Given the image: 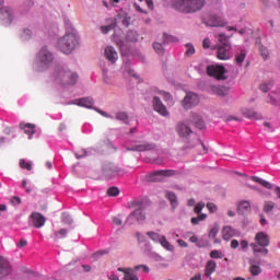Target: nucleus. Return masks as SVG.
Here are the masks:
<instances>
[{
	"instance_id": "1",
	"label": "nucleus",
	"mask_w": 280,
	"mask_h": 280,
	"mask_svg": "<svg viewBox=\"0 0 280 280\" xmlns=\"http://www.w3.org/2000/svg\"><path fill=\"white\" fill-rule=\"evenodd\" d=\"M78 73L65 66H55L51 73V80L61 86H73L78 82Z\"/></svg>"
},
{
	"instance_id": "2",
	"label": "nucleus",
	"mask_w": 280,
	"mask_h": 280,
	"mask_svg": "<svg viewBox=\"0 0 280 280\" xmlns=\"http://www.w3.org/2000/svg\"><path fill=\"white\" fill-rule=\"evenodd\" d=\"M206 3L205 0H174L172 8L182 14H194L202 10Z\"/></svg>"
},
{
	"instance_id": "3",
	"label": "nucleus",
	"mask_w": 280,
	"mask_h": 280,
	"mask_svg": "<svg viewBox=\"0 0 280 280\" xmlns=\"http://www.w3.org/2000/svg\"><path fill=\"white\" fill-rule=\"evenodd\" d=\"M131 209H135L127 218L129 224H133L132 220L137 222H145V203L143 201L135 200L130 203Z\"/></svg>"
},
{
	"instance_id": "4",
	"label": "nucleus",
	"mask_w": 280,
	"mask_h": 280,
	"mask_svg": "<svg viewBox=\"0 0 280 280\" xmlns=\"http://www.w3.org/2000/svg\"><path fill=\"white\" fill-rule=\"evenodd\" d=\"M58 47L62 54H71L78 47V35L74 33H67L58 40Z\"/></svg>"
},
{
	"instance_id": "5",
	"label": "nucleus",
	"mask_w": 280,
	"mask_h": 280,
	"mask_svg": "<svg viewBox=\"0 0 280 280\" xmlns=\"http://www.w3.org/2000/svg\"><path fill=\"white\" fill-rule=\"evenodd\" d=\"M38 71H47L54 65V55L47 48H42L37 55Z\"/></svg>"
},
{
	"instance_id": "6",
	"label": "nucleus",
	"mask_w": 280,
	"mask_h": 280,
	"mask_svg": "<svg viewBox=\"0 0 280 280\" xmlns=\"http://www.w3.org/2000/svg\"><path fill=\"white\" fill-rule=\"evenodd\" d=\"M174 174H176V171L174 170L155 171L149 173L145 176V180H148V183H161L165 177L174 176Z\"/></svg>"
},
{
	"instance_id": "7",
	"label": "nucleus",
	"mask_w": 280,
	"mask_h": 280,
	"mask_svg": "<svg viewBox=\"0 0 280 280\" xmlns=\"http://www.w3.org/2000/svg\"><path fill=\"white\" fill-rule=\"evenodd\" d=\"M175 130L182 139H189V136L194 135V130H191L187 120L177 122Z\"/></svg>"
},
{
	"instance_id": "8",
	"label": "nucleus",
	"mask_w": 280,
	"mask_h": 280,
	"mask_svg": "<svg viewBox=\"0 0 280 280\" xmlns=\"http://www.w3.org/2000/svg\"><path fill=\"white\" fill-rule=\"evenodd\" d=\"M198 104H200V98L198 97V94L194 92L187 93L182 102V106L186 110H189V108H194V106H198Z\"/></svg>"
},
{
	"instance_id": "9",
	"label": "nucleus",
	"mask_w": 280,
	"mask_h": 280,
	"mask_svg": "<svg viewBox=\"0 0 280 280\" xmlns=\"http://www.w3.org/2000/svg\"><path fill=\"white\" fill-rule=\"evenodd\" d=\"M124 172V168L116 166L115 164H105L103 166V175L105 178H115V176H119Z\"/></svg>"
},
{
	"instance_id": "10",
	"label": "nucleus",
	"mask_w": 280,
	"mask_h": 280,
	"mask_svg": "<svg viewBox=\"0 0 280 280\" xmlns=\"http://www.w3.org/2000/svg\"><path fill=\"white\" fill-rule=\"evenodd\" d=\"M207 73L217 80H224V73H226V69L224 66H208Z\"/></svg>"
},
{
	"instance_id": "11",
	"label": "nucleus",
	"mask_w": 280,
	"mask_h": 280,
	"mask_svg": "<svg viewBox=\"0 0 280 280\" xmlns=\"http://www.w3.org/2000/svg\"><path fill=\"white\" fill-rule=\"evenodd\" d=\"M152 104H153V109L155 110V113H159V115H161L162 117L170 116V112L167 110V107L165 106V104H163V102L161 101L160 97L154 96Z\"/></svg>"
},
{
	"instance_id": "12",
	"label": "nucleus",
	"mask_w": 280,
	"mask_h": 280,
	"mask_svg": "<svg viewBox=\"0 0 280 280\" xmlns=\"http://www.w3.org/2000/svg\"><path fill=\"white\" fill-rule=\"evenodd\" d=\"M9 275H12V265H10V261L3 258V256H0V279Z\"/></svg>"
},
{
	"instance_id": "13",
	"label": "nucleus",
	"mask_w": 280,
	"mask_h": 280,
	"mask_svg": "<svg viewBox=\"0 0 280 280\" xmlns=\"http://www.w3.org/2000/svg\"><path fill=\"white\" fill-rule=\"evenodd\" d=\"M30 218L35 229H43V225L47 222V219L40 212H32Z\"/></svg>"
},
{
	"instance_id": "14",
	"label": "nucleus",
	"mask_w": 280,
	"mask_h": 280,
	"mask_svg": "<svg viewBox=\"0 0 280 280\" xmlns=\"http://www.w3.org/2000/svg\"><path fill=\"white\" fill-rule=\"evenodd\" d=\"M206 25L209 27H224L226 25V21L218 15H210L209 19L206 21Z\"/></svg>"
},
{
	"instance_id": "15",
	"label": "nucleus",
	"mask_w": 280,
	"mask_h": 280,
	"mask_svg": "<svg viewBox=\"0 0 280 280\" xmlns=\"http://www.w3.org/2000/svg\"><path fill=\"white\" fill-rule=\"evenodd\" d=\"M258 246H262L264 248L270 246V237L268 236V234L264 233V232H258L255 236V243Z\"/></svg>"
},
{
	"instance_id": "16",
	"label": "nucleus",
	"mask_w": 280,
	"mask_h": 280,
	"mask_svg": "<svg viewBox=\"0 0 280 280\" xmlns=\"http://www.w3.org/2000/svg\"><path fill=\"white\" fill-rule=\"evenodd\" d=\"M155 149H156V144L148 143V142H144L142 144H135L133 147L128 148V150L131 152H148L150 150H155Z\"/></svg>"
},
{
	"instance_id": "17",
	"label": "nucleus",
	"mask_w": 280,
	"mask_h": 280,
	"mask_svg": "<svg viewBox=\"0 0 280 280\" xmlns=\"http://www.w3.org/2000/svg\"><path fill=\"white\" fill-rule=\"evenodd\" d=\"M217 58L219 60H231V47L217 46Z\"/></svg>"
},
{
	"instance_id": "18",
	"label": "nucleus",
	"mask_w": 280,
	"mask_h": 280,
	"mask_svg": "<svg viewBox=\"0 0 280 280\" xmlns=\"http://www.w3.org/2000/svg\"><path fill=\"white\" fill-rule=\"evenodd\" d=\"M2 21L10 25L14 19V11L10 7L1 8Z\"/></svg>"
},
{
	"instance_id": "19",
	"label": "nucleus",
	"mask_w": 280,
	"mask_h": 280,
	"mask_svg": "<svg viewBox=\"0 0 280 280\" xmlns=\"http://www.w3.org/2000/svg\"><path fill=\"white\" fill-rule=\"evenodd\" d=\"M267 103L271 104V106L280 107V88H277L269 93Z\"/></svg>"
},
{
	"instance_id": "20",
	"label": "nucleus",
	"mask_w": 280,
	"mask_h": 280,
	"mask_svg": "<svg viewBox=\"0 0 280 280\" xmlns=\"http://www.w3.org/2000/svg\"><path fill=\"white\" fill-rule=\"evenodd\" d=\"M105 58H107V60L112 62V65H115L118 58L117 50H115L113 46H107L105 48Z\"/></svg>"
},
{
	"instance_id": "21",
	"label": "nucleus",
	"mask_w": 280,
	"mask_h": 280,
	"mask_svg": "<svg viewBox=\"0 0 280 280\" xmlns=\"http://www.w3.org/2000/svg\"><path fill=\"white\" fill-rule=\"evenodd\" d=\"M118 272H124V280H139V277L135 275V269L132 268H118Z\"/></svg>"
},
{
	"instance_id": "22",
	"label": "nucleus",
	"mask_w": 280,
	"mask_h": 280,
	"mask_svg": "<svg viewBox=\"0 0 280 280\" xmlns=\"http://www.w3.org/2000/svg\"><path fill=\"white\" fill-rule=\"evenodd\" d=\"M218 270V262L215 260H208L205 268V277H211Z\"/></svg>"
},
{
	"instance_id": "23",
	"label": "nucleus",
	"mask_w": 280,
	"mask_h": 280,
	"mask_svg": "<svg viewBox=\"0 0 280 280\" xmlns=\"http://www.w3.org/2000/svg\"><path fill=\"white\" fill-rule=\"evenodd\" d=\"M214 38L218 40L217 47H231V40L225 34H217Z\"/></svg>"
},
{
	"instance_id": "24",
	"label": "nucleus",
	"mask_w": 280,
	"mask_h": 280,
	"mask_svg": "<svg viewBox=\"0 0 280 280\" xmlns=\"http://www.w3.org/2000/svg\"><path fill=\"white\" fill-rule=\"evenodd\" d=\"M223 240L229 242L231 237H235L237 235V230L233 229L231 225H226L222 230Z\"/></svg>"
},
{
	"instance_id": "25",
	"label": "nucleus",
	"mask_w": 280,
	"mask_h": 280,
	"mask_svg": "<svg viewBox=\"0 0 280 280\" xmlns=\"http://www.w3.org/2000/svg\"><path fill=\"white\" fill-rule=\"evenodd\" d=\"M190 117H191V124H194V126H196V128H198L199 130H203L205 120L202 119V116L196 113H192Z\"/></svg>"
},
{
	"instance_id": "26",
	"label": "nucleus",
	"mask_w": 280,
	"mask_h": 280,
	"mask_svg": "<svg viewBox=\"0 0 280 280\" xmlns=\"http://www.w3.org/2000/svg\"><path fill=\"white\" fill-rule=\"evenodd\" d=\"M20 128L24 130L25 135H28L30 139H32V135L36 132V125L33 124H20Z\"/></svg>"
},
{
	"instance_id": "27",
	"label": "nucleus",
	"mask_w": 280,
	"mask_h": 280,
	"mask_svg": "<svg viewBox=\"0 0 280 280\" xmlns=\"http://www.w3.org/2000/svg\"><path fill=\"white\" fill-rule=\"evenodd\" d=\"M211 91L219 97H226L229 95V89L226 86H212Z\"/></svg>"
},
{
	"instance_id": "28",
	"label": "nucleus",
	"mask_w": 280,
	"mask_h": 280,
	"mask_svg": "<svg viewBox=\"0 0 280 280\" xmlns=\"http://www.w3.org/2000/svg\"><path fill=\"white\" fill-rule=\"evenodd\" d=\"M77 106H83L84 108H93V98L92 97H84L77 101Z\"/></svg>"
},
{
	"instance_id": "29",
	"label": "nucleus",
	"mask_w": 280,
	"mask_h": 280,
	"mask_svg": "<svg viewBox=\"0 0 280 280\" xmlns=\"http://www.w3.org/2000/svg\"><path fill=\"white\" fill-rule=\"evenodd\" d=\"M243 115L247 117V119H261V114L255 112V109H245Z\"/></svg>"
},
{
	"instance_id": "30",
	"label": "nucleus",
	"mask_w": 280,
	"mask_h": 280,
	"mask_svg": "<svg viewBox=\"0 0 280 280\" xmlns=\"http://www.w3.org/2000/svg\"><path fill=\"white\" fill-rule=\"evenodd\" d=\"M250 248L254 250V253H260V255H264V257L268 255V248L257 245V243H252Z\"/></svg>"
},
{
	"instance_id": "31",
	"label": "nucleus",
	"mask_w": 280,
	"mask_h": 280,
	"mask_svg": "<svg viewBox=\"0 0 280 280\" xmlns=\"http://www.w3.org/2000/svg\"><path fill=\"white\" fill-rule=\"evenodd\" d=\"M160 244L162 247L165 248V250H168V253H174V245H172V243L167 241V237H165V235H162Z\"/></svg>"
},
{
	"instance_id": "32",
	"label": "nucleus",
	"mask_w": 280,
	"mask_h": 280,
	"mask_svg": "<svg viewBox=\"0 0 280 280\" xmlns=\"http://www.w3.org/2000/svg\"><path fill=\"white\" fill-rule=\"evenodd\" d=\"M252 180H254V183H258L259 185H261L266 189H272V184L270 182L266 180V179H261L257 176H252Z\"/></svg>"
},
{
	"instance_id": "33",
	"label": "nucleus",
	"mask_w": 280,
	"mask_h": 280,
	"mask_svg": "<svg viewBox=\"0 0 280 280\" xmlns=\"http://www.w3.org/2000/svg\"><path fill=\"white\" fill-rule=\"evenodd\" d=\"M158 95H161V97L166 102L167 104L173 105L174 98L172 97V94L170 92H165L163 90L158 91Z\"/></svg>"
},
{
	"instance_id": "34",
	"label": "nucleus",
	"mask_w": 280,
	"mask_h": 280,
	"mask_svg": "<svg viewBox=\"0 0 280 280\" xmlns=\"http://www.w3.org/2000/svg\"><path fill=\"white\" fill-rule=\"evenodd\" d=\"M68 233H69V230H67V229H60L59 231H55L54 240L55 241L65 240V237H67Z\"/></svg>"
},
{
	"instance_id": "35",
	"label": "nucleus",
	"mask_w": 280,
	"mask_h": 280,
	"mask_svg": "<svg viewBox=\"0 0 280 280\" xmlns=\"http://www.w3.org/2000/svg\"><path fill=\"white\" fill-rule=\"evenodd\" d=\"M275 86V82L272 81H266L259 84V91L262 93H268Z\"/></svg>"
},
{
	"instance_id": "36",
	"label": "nucleus",
	"mask_w": 280,
	"mask_h": 280,
	"mask_svg": "<svg viewBox=\"0 0 280 280\" xmlns=\"http://www.w3.org/2000/svg\"><path fill=\"white\" fill-rule=\"evenodd\" d=\"M249 272H250V275H253V277H259V275H261L262 270H261V267H259L257 265H253V262H250Z\"/></svg>"
},
{
	"instance_id": "37",
	"label": "nucleus",
	"mask_w": 280,
	"mask_h": 280,
	"mask_svg": "<svg viewBox=\"0 0 280 280\" xmlns=\"http://www.w3.org/2000/svg\"><path fill=\"white\" fill-rule=\"evenodd\" d=\"M166 198L170 200L172 207L175 209V207H178V200L176 199V195L174 192H166Z\"/></svg>"
},
{
	"instance_id": "38",
	"label": "nucleus",
	"mask_w": 280,
	"mask_h": 280,
	"mask_svg": "<svg viewBox=\"0 0 280 280\" xmlns=\"http://www.w3.org/2000/svg\"><path fill=\"white\" fill-rule=\"evenodd\" d=\"M148 237H150V240H152V242H159V244L161 243V240L163 238V235L156 233V232H147Z\"/></svg>"
},
{
	"instance_id": "39",
	"label": "nucleus",
	"mask_w": 280,
	"mask_h": 280,
	"mask_svg": "<svg viewBox=\"0 0 280 280\" xmlns=\"http://www.w3.org/2000/svg\"><path fill=\"white\" fill-rule=\"evenodd\" d=\"M237 208H238V211H250V201L248 200L241 201Z\"/></svg>"
},
{
	"instance_id": "40",
	"label": "nucleus",
	"mask_w": 280,
	"mask_h": 280,
	"mask_svg": "<svg viewBox=\"0 0 280 280\" xmlns=\"http://www.w3.org/2000/svg\"><path fill=\"white\" fill-rule=\"evenodd\" d=\"M197 215L198 217H194L190 220L191 224H194V225L200 224V222H203V220H207V214H205V213L197 214Z\"/></svg>"
},
{
	"instance_id": "41",
	"label": "nucleus",
	"mask_w": 280,
	"mask_h": 280,
	"mask_svg": "<svg viewBox=\"0 0 280 280\" xmlns=\"http://www.w3.org/2000/svg\"><path fill=\"white\" fill-rule=\"evenodd\" d=\"M20 37L22 40H30L32 38V31L30 28L22 30Z\"/></svg>"
},
{
	"instance_id": "42",
	"label": "nucleus",
	"mask_w": 280,
	"mask_h": 280,
	"mask_svg": "<svg viewBox=\"0 0 280 280\" xmlns=\"http://www.w3.org/2000/svg\"><path fill=\"white\" fill-rule=\"evenodd\" d=\"M116 119H118V121H124V124H128V114H126V112H118L116 113Z\"/></svg>"
},
{
	"instance_id": "43",
	"label": "nucleus",
	"mask_w": 280,
	"mask_h": 280,
	"mask_svg": "<svg viewBox=\"0 0 280 280\" xmlns=\"http://www.w3.org/2000/svg\"><path fill=\"white\" fill-rule=\"evenodd\" d=\"M61 222H63V224H73V219L71 218V214L63 212L61 214Z\"/></svg>"
},
{
	"instance_id": "44",
	"label": "nucleus",
	"mask_w": 280,
	"mask_h": 280,
	"mask_svg": "<svg viewBox=\"0 0 280 280\" xmlns=\"http://www.w3.org/2000/svg\"><path fill=\"white\" fill-rule=\"evenodd\" d=\"M272 209H275V203L272 201H265L262 211H265V213H270Z\"/></svg>"
},
{
	"instance_id": "45",
	"label": "nucleus",
	"mask_w": 280,
	"mask_h": 280,
	"mask_svg": "<svg viewBox=\"0 0 280 280\" xmlns=\"http://www.w3.org/2000/svg\"><path fill=\"white\" fill-rule=\"evenodd\" d=\"M20 167L22 170H27V172H32V163L25 161V160H20Z\"/></svg>"
},
{
	"instance_id": "46",
	"label": "nucleus",
	"mask_w": 280,
	"mask_h": 280,
	"mask_svg": "<svg viewBox=\"0 0 280 280\" xmlns=\"http://www.w3.org/2000/svg\"><path fill=\"white\" fill-rule=\"evenodd\" d=\"M210 257L211 259H222V257H224V254H222V252L214 249L210 252Z\"/></svg>"
},
{
	"instance_id": "47",
	"label": "nucleus",
	"mask_w": 280,
	"mask_h": 280,
	"mask_svg": "<svg viewBox=\"0 0 280 280\" xmlns=\"http://www.w3.org/2000/svg\"><path fill=\"white\" fill-rule=\"evenodd\" d=\"M244 60H246V52L241 51V54L235 57V62L236 65H242Z\"/></svg>"
},
{
	"instance_id": "48",
	"label": "nucleus",
	"mask_w": 280,
	"mask_h": 280,
	"mask_svg": "<svg viewBox=\"0 0 280 280\" xmlns=\"http://www.w3.org/2000/svg\"><path fill=\"white\" fill-rule=\"evenodd\" d=\"M218 233H220V228L213 226L209 232L210 240H215Z\"/></svg>"
},
{
	"instance_id": "49",
	"label": "nucleus",
	"mask_w": 280,
	"mask_h": 280,
	"mask_svg": "<svg viewBox=\"0 0 280 280\" xmlns=\"http://www.w3.org/2000/svg\"><path fill=\"white\" fill-rule=\"evenodd\" d=\"M153 49L156 51V54L159 55H163L164 54V49H163V44L161 43H154L153 44Z\"/></svg>"
},
{
	"instance_id": "50",
	"label": "nucleus",
	"mask_w": 280,
	"mask_h": 280,
	"mask_svg": "<svg viewBox=\"0 0 280 280\" xmlns=\"http://www.w3.org/2000/svg\"><path fill=\"white\" fill-rule=\"evenodd\" d=\"M107 195L115 197V196H119V188L117 187H110L107 189Z\"/></svg>"
},
{
	"instance_id": "51",
	"label": "nucleus",
	"mask_w": 280,
	"mask_h": 280,
	"mask_svg": "<svg viewBox=\"0 0 280 280\" xmlns=\"http://www.w3.org/2000/svg\"><path fill=\"white\" fill-rule=\"evenodd\" d=\"M205 209V202H198L196 206H195V213L197 214H201L202 210Z\"/></svg>"
},
{
	"instance_id": "52",
	"label": "nucleus",
	"mask_w": 280,
	"mask_h": 280,
	"mask_svg": "<svg viewBox=\"0 0 280 280\" xmlns=\"http://www.w3.org/2000/svg\"><path fill=\"white\" fill-rule=\"evenodd\" d=\"M186 56H194L196 54V49L194 48V45L187 44L186 45Z\"/></svg>"
},
{
	"instance_id": "53",
	"label": "nucleus",
	"mask_w": 280,
	"mask_h": 280,
	"mask_svg": "<svg viewBox=\"0 0 280 280\" xmlns=\"http://www.w3.org/2000/svg\"><path fill=\"white\" fill-rule=\"evenodd\" d=\"M143 270V272H150V267L148 265H137L135 266L133 270Z\"/></svg>"
},
{
	"instance_id": "54",
	"label": "nucleus",
	"mask_w": 280,
	"mask_h": 280,
	"mask_svg": "<svg viewBox=\"0 0 280 280\" xmlns=\"http://www.w3.org/2000/svg\"><path fill=\"white\" fill-rule=\"evenodd\" d=\"M21 202H22V200L20 197L14 196L11 198V205H13V207H19V205H21Z\"/></svg>"
},
{
	"instance_id": "55",
	"label": "nucleus",
	"mask_w": 280,
	"mask_h": 280,
	"mask_svg": "<svg viewBox=\"0 0 280 280\" xmlns=\"http://www.w3.org/2000/svg\"><path fill=\"white\" fill-rule=\"evenodd\" d=\"M113 30V25H104V26H101V32L103 34H108V32H112Z\"/></svg>"
},
{
	"instance_id": "56",
	"label": "nucleus",
	"mask_w": 280,
	"mask_h": 280,
	"mask_svg": "<svg viewBox=\"0 0 280 280\" xmlns=\"http://www.w3.org/2000/svg\"><path fill=\"white\" fill-rule=\"evenodd\" d=\"M207 209L210 210V213H215V211H218V206H215L214 203H207Z\"/></svg>"
},
{
	"instance_id": "57",
	"label": "nucleus",
	"mask_w": 280,
	"mask_h": 280,
	"mask_svg": "<svg viewBox=\"0 0 280 280\" xmlns=\"http://www.w3.org/2000/svg\"><path fill=\"white\" fill-rule=\"evenodd\" d=\"M18 248H25L27 246V240L22 238L20 242L16 243Z\"/></svg>"
},
{
	"instance_id": "58",
	"label": "nucleus",
	"mask_w": 280,
	"mask_h": 280,
	"mask_svg": "<svg viewBox=\"0 0 280 280\" xmlns=\"http://www.w3.org/2000/svg\"><path fill=\"white\" fill-rule=\"evenodd\" d=\"M260 54H261V56H262V58L265 59V60H267L268 59V48H266V47H260Z\"/></svg>"
},
{
	"instance_id": "59",
	"label": "nucleus",
	"mask_w": 280,
	"mask_h": 280,
	"mask_svg": "<svg viewBox=\"0 0 280 280\" xmlns=\"http://www.w3.org/2000/svg\"><path fill=\"white\" fill-rule=\"evenodd\" d=\"M202 47L203 49H209V47H211V39L205 38L202 42Z\"/></svg>"
},
{
	"instance_id": "60",
	"label": "nucleus",
	"mask_w": 280,
	"mask_h": 280,
	"mask_svg": "<svg viewBox=\"0 0 280 280\" xmlns=\"http://www.w3.org/2000/svg\"><path fill=\"white\" fill-rule=\"evenodd\" d=\"M95 110H96V113L102 115V117H106L107 119H113V116H110L108 113L101 110V109H95Z\"/></svg>"
},
{
	"instance_id": "61",
	"label": "nucleus",
	"mask_w": 280,
	"mask_h": 280,
	"mask_svg": "<svg viewBox=\"0 0 280 280\" xmlns=\"http://www.w3.org/2000/svg\"><path fill=\"white\" fill-rule=\"evenodd\" d=\"M113 224H115L116 226H121L122 221H121V219H119L117 217H114L113 218Z\"/></svg>"
},
{
	"instance_id": "62",
	"label": "nucleus",
	"mask_w": 280,
	"mask_h": 280,
	"mask_svg": "<svg viewBox=\"0 0 280 280\" xmlns=\"http://www.w3.org/2000/svg\"><path fill=\"white\" fill-rule=\"evenodd\" d=\"M225 121H242L237 116H228Z\"/></svg>"
},
{
	"instance_id": "63",
	"label": "nucleus",
	"mask_w": 280,
	"mask_h": 280,
	"mask_svg": "<svg viewBox=\"0 0 280 280\" xmlns=\"http://www.w3.org/2000/svg\"><path fill=\"white\" fill-rule=\"evenodd\" d=\"M240 247V242L237 240L231 241V248L235 249Z\"/></svg>"
},
{
	"instance_id": "64",
	"label": "nucleus",
	"mask_w": 280,
	"mask_h": 280,
	"mask_svg": "<svg viewBox=\"0 0 280 280\" xmlns=\"http://www.w3.org/2000/svg\"><path fill=\"white\" fill-rule=\"evenodd\" d=\"M273 191H275L277 198L280 199V187H279V186H276L275 189H273Z\"/></svg>"
}]
</instances>
